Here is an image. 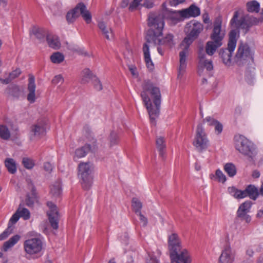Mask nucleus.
Listing matches in <instances>:
<instances>
[{
    "mask_svg": "<svg viewBox=\"0 0 263 263\" xmlns=\"http://www.w3.org/2000/svg\"><path fill=\"white\" fill-rule=\"evenodd\" d=\"M147 24L149 27V29L147 31L145 36L146 43L143 45V51L147 67L150 70H152L154 66L149 54V48L152 46L151 45L155 46L156 45L165 44L169 47H172L174 45L173 35L168 34L164 39L161 38L164 25V12L150 13L148 15Z\"/></svg>",
    "mask_w": 263,
    "mask_h": 263,
    "instance_id": "1",
    "label": "nucleus"
},
{
    "mask_svg": "<svg viewBox=\"0 0 263 263\" xmlns=\"http://www.w3.org/2000/svg\"><path fill=\"white\" fill-rule=\"evenodd\" d=\"M142 91L141 97L148 111L151 122L156 125L161 104V95L159 87L149 80H145L142 84Z\"/></svg>",
    "mask_w": 263,
    "mask_h": 263,
    "instance_id": "2",
    "label": "nucleus"
},
{
    "mask_svg": "<svg viewBox=\"0 0 263 263\" xmlns=\"http://www.w3.org/2000/svg\"><path fill=\"white\" fill-rule=\"evenodd\" d=\"M203 30V25L200 22L193 20L186 24L184 28L186 37L180 44L182 49L179 53V67L178 69V78L181 79L186 68V58L188 49L192 43L197 39Z\"/></svg>",
    "mask_w": 263,
    "mask_h": 263,
    "instance_id": "3",
    "label": "nucleus"
},
{
    "mask_svg": "<svg viewBox=\"0 0 263 263\" xmlns=\"http://www.w3.org/2000/svg\"><path fill=\"white\" fill-rule=\"evenodd\" d=\"M235 147L237 151L248 157L249 161L253 159L256 154L254 144L242 135L235 137Z\"/></svg>",
    "mask_w": 263,
    "mask_h": 263,
    "instance_id": "4",
    "label": "nucleus"
},
{
    "mask_svg": "<svg viewBox=\"0 0 263 263\" xmlns=\"http://www.w3.org/2000/svg\"><path fill=\"white\" fill-rule=\"evenodd\" d=\"M254 52L248 44L240 43L236 54L234 57L235 61L238 66H249L254 63Z\"/></svg>",
    "mask_w": 263,
    "mask_h": 263,
    "instance_id": "5",
    "label": "nucleus"
},
{
    "mask_svg": "<svg viewBox=\"0 0 263 263\" xmlns=\"http://www.w3.org/2000/svg\"><path fill=\"white\" fill-rule=\"evenodd\" d=\"M238 33V31L236 30H232L229 33L228 48L220 50L219 55L223 63L226 65H230L231 64L232 54L236 46V36Z\"/></svg>",
    "mask_w": 263,
    "mask_h": 263,
    "instance_id": "6",
    "label": "nucleus"
},
{
    "mask_svg": "<svg viewBox=\"0 0 263 263\" xmlns=\"http://www.w3.org/2000/svg\"><path fill=\"white\" fill-rule=\"evenodd\" d=\"M79 176L83 189L88 190L92 184V167L89 162H82L79 165Z\"/></svg>",
    "mask_w": 263,
    "mask_h": 263,
    "instance_id": "7",
    "label": "nucleus"
},
{
    "mask_svg": "<svg viewBox=\"0 0 263 263\" xmlns=\"http://www.w3.org/2000/svg\"><path fill=\"white\" fill-rule=\"evenodd\" d=\"M80 14L87 24L91 22V15L82 3H79L73 9L67 13L66 20L69 23H73Z\"/></svg>",
    "mask_w": 263,
    "mask_h": 263,
    "instance_id": "8",
    "label": "nucleus"
},
{
    "mask_svg": "<svg viewBox=\"0 0 263 263\" xmlns=\"http://www.w3.org/2000/svg\"><path fill=\"white\" fill-rule=\"evenodd\" d=\"M209 141L207 138L204 129L201 124H198L196 131V136L193 141V145L199 152H202L205 151L209 146Z\"/></svg>",
    "mask_w": 263,
    "mask_h": 263,
    "instance_id": "9",
    "label": "nucleus"
},
{
    "mask_svg": "<svg viewBox=\"0 0 263 263\" xmlns=\"http://www.w3.org/2000/svg\"><path fill=\"white\" fill-rule=\"evenodd\" d=\"M25 253L30 255L39 254L43 249V242L39 238H32L26 240L23 244Z\"/></svg>",
    "mask_w": 263,
    "mask_h": 263,
    "instance_id": "10",
    "label": "nucleus"
},
{
    "mask_svg": "<svg viewBox=\"0 0 263 263\" xmlns=\"http://www.w3.org/2000/svg\"><path fill=\"white\" fill-rule=\"evenodd\" d=\"M47 205L49 210L47 212V215L51 227L55 230L59 228V214L57 206L52 202H47Z\"/></svg>",
    "mask_w": 263,
    "mask_h": 263,
    "instance_id": "11",
    "label": "nucleus"
},
{
    "mask_svg": "<svg viewBox=\"0 0 263 263\" xmlns=\"http://www.w3.org/2000/svg\"><path fill=\"white\" fill-rule=\"evenodd\" d=\"M236 252L233 250L230 243L224 246L219 258L218 263H234Z\"/></svg>",
    "mask_w": 263,
    "mask_h": 263,
    "instance_id": "12",
    "label": "nucleus"
},
{
    "mask_svg": "<svg viewBox=\"0 0 263 263\" xmlns=\"http://www.w3.org/2000/svg\"><path fill=\"white\" fill-rule=\"evenodd\" d=\"M46 133V124L41 120L33 124L30 127V138L31 140L39 139Z\"/></svg>",
    "mask_w": 263,
    "mask_h": 263,
    "instance_id": "13",
    "label": "nucleus"
},
{
    "mask_svg": "<svg viewBox=\"0 0 263 263\" xmlns=\"http://www.w3.org/2000/svg\"><path fill=\"white\" fill-rule=\"evenodd\" d=\"M170 256L171 263H191L192 260L190 254L185 249H181L180 251H177Z\"/></svg>",
    "mask_w": 263,
    "mask_h": 263,
    "instance_id": "14",
    "label": "nucleus"
},
{
    "mask_svg": "<svg viewBox=\"0 0 263 263\" xmlns=\"http://www.w3.org/2000/svg\"><path fill=\"white\" fill-rule=\"evenodd\" d=\"M252 203L251 201H246L241 204L237 211V216L241 220H245L247 223L251 221V217L248 214L250 212Z\"/></svg>",
    "mask_w": 263,
    "mask_h": 263,
    "instance_id": "15",
    "label": "nucleus"
},
{
    "mask_svg": "<svg viewBox=\"0 0 263 263\" xmlns=\"http://www.w3.org/2000/svg\"><path fill=\"white\" fill-rule=\"evenodd\" d=\"M224 36V34L221 32V20L220 18H217L214 22V27L210 36L211 39L217 43H222Z\"/></svg>",
    "mask_w": 263,
    "mask_h": 263,
    "instance_id": "16",
    "label": "nucleus"
},
{
    "mask_svg": "<svg viewBox=\"0 0 263 263\" xmlns=\"http://www.w3.org/2000/svg\"><path fill=\"white\" fill-rule=\"evenodd\" d=\"M168 248L170 252V256L181 250V241L177 234L173 233L169 236L168 239Z\"/></svg>",
    "mask_w": 263,
    "mask_h": 263,
    "instance_id": "17",
    "label": "nucleus"
},
{
    "mask_svg": "<svg viewBox=\"0 0 263 263\" xmlns=\"http://www.w3.org/2000/svg\"><path fill=\"white\" fill-rule=\"evenodd\" d=\"M198 58L199 61L198 66V72L200 75L201 74L204 68H205L208 71H211L213 69L212 61L207 59L205 53L200 51L198 54Z\"/></svg>",
    "mask_w": 263,
    "mask_h": 263,
    "instance_id": "18",
    "label": "nucleus"
},
{
    "mask_svg": "<svg viewBox=\"0 0 263 263\" xmlns=\"http://www.w3.org/2000/svg\"><path fill=\"white\" fill-rule=\"evenodd\" d=\"M178 12L182 17H196L200 15V10L196 6L192 5L188 8L179 11Z\"/></svg>",
    "mask_w": 263,
    "mask_h": 263,
    "instance_id": "19",
    "label": "nucleus"
},
{
    "mask_svg": "<svg viewBox=\"0 0 263 263\" xmlns=\"http://www.w3.org/2000/svg\"><path fill=\"white\" fill-rule=\"evenodd\" d=\"M28 94L27 95V100L30 103H33L35 101V79L33 76H30L28 80Z\"/></svg>",
    "mask_w": 263,
    "mask_h": 263,
    "instance_id": "20",
    "label": "nucleus"
},
{
    "mask_svg": "<svg viewBox=\"0 0 263 263\" xmlns=\"http://www.w3.org/2000/svg\"><path fill=\"white\" fill-rule=\"evenodd\" d=\"M96 149V145L93 144L92 146L89 144H85L84 146L78 148L75 151L74 159L76 157L81 158L85 157L89 151H95Z\"/></svg>",
    "mask_w": 263,
    "mask_h": 263,
    "instance_id": "21",
    "label": "nucleus"
},
{
    "mask_svg": "<svg viewBox=\"0 0 263 263\" xmlns=\"http://www.w3.org/2000/svg\"><path fill=\"white\" fill-rule=\"evenodd\" d=\"M98 27L107 40H110L114 38V35L112 29L107 27L104 22H98Z\"/></svg>",
    "mask_w": 263,
    "mask_h": 263,
    "instance_id": "22",
    "label": "nucleus"
},
{
    "mask_svg": "<svg viewBox=\"0 0 263 263\" xmlns=\"http://www.w3.org/2000/svg\"><path fill=\"white\" fill-rule=\"evenodd\" d=\"M156 144L158 151L159 152V155L163 159L165 156L166 143L163 137L157 136L156 138Z\"/></svg>",
    "mask_w": 263,
    "mask_h": 263,
    "instance_id": "23",
    "label": "nucleus"
},
{
    "mask_svg": "<svg viewBox=\"0 0 263 263\" xmlns=\"http://www.w3.org/2000/svg\"><path fill=\"white\" fill-rule=\"evenodd\" d=\"M244 190L246 193V197L248 196L253 200H255L260 195L259 190L254 185L250 184Z\"/></svg>",
    "mask_w": 263,
    "mask_h": 263,
    "instance_id": "24",
    "label": "nucleus"
},
{
    "mask_svg": "<svg viewBox=\"0 0 263 263\" xmlns=\"http://www.w3.org/2000/svg\"><path fill=\"white\" fill-rule=\"evenodd\" d=\"M238 11L235 12L233 18L231 21V24L233 27L236 28H245L246 26V20L243 17L238 20Z\"/></svg>",
    "mask_w": 263,
    "mask_h": 263,
    "instance_id": "25",
    "label": "nucleus"
},
{
    "mask_svg": "<svg viewBox=\"0 0 263 263\" xmlns=\"http://www.w3.org/2000/svg\"><path fill=\"white\" fill-rule=\"evenodd\" d=\"M46 40L49 46L54 49H59L61 47V43L59 37L53 34H48Z\"/></svg>",
    "mask_w": 263,
    "mask_h": 263,
    "instance_id": "26",
    "label": "nucleus"
},
{
    "mask_svg": "<svg viewBox=\"0 0 263 263\" xmlns=\"http://www.w3.org/2000/svg\"><path fill=\"white\" fill-rule=\"evenodd\" d=\"M6 93L14 99H18L22 95V91L19 87L15 85L9 86L6 90Z\"/></svg>",
    "mask_w": 263,
    "mask_h": 263,
    "instance_id": "27",
    "label": "nucleus"
},
{
    "mask_svg": "<svg viewBox=\"0 0 263 263\" xmlns=\"http://www.w3.org/2000/svg\"><path fill=\"white\" fill-rule=\"evenodd\" d=\"M222 43L215 42L213 41H208L205 46V52L207 54L212 55L218 48L220 47Z\"/></svg>",
    "mask_w": 263,
    "mask_h": 263,
    "instance_id": "28",
    "label": "nucleus"
},
{
    "mask_svg": "<svg viewBox=\"0 0 263 263\" xmlns=\"http://www.w3.org/2000/svg\"><path fill=\"white\" fill-rule=\"evenodd\" d=\"M4 164L9 173L14 174L16 172V163L13 159L7 158L5 160Z\"/></svg>",
    "mask_w": 263,
    "mask_h": 263,
    "instance_id": "29",
    "label": "nucleus"
},
{
    "mask_svg": "<svg viewBox=\"0 0 263 263\" xmlns=\"http://www.w3.org/2000/svg\"><path fill=\"white\" fill-rule=\"evenodd\" d=\"M19 235H15L11 237L8 240L5 242L3 245V250L7 251L9 248L14 246L20 239Z\"/></svg>",
    "mask_w": 263,
    "mask_h": 263,
    "instance_id": "30",
    "label": "nucleus"
},
{
    "mask_svg": "<svg viewBox=\"0 0 263 263\" xmlns=\"http://www.w3.org/2000/svg\"><path fill=\"white\" fill-rule=\"evenodd\" d=\"M95 77L89 69L85 68L82 72L81 82L86 83L90 80L92 81Z\"/></svg>",
    "mask_w": 263,
    "mask_h": 263,
    "instance_id": "31",
    "label": "nucleus"
},
{
    "mask_svg": "<svg viewBox=\"0 0 263 263\" xmlns=\"http://www.w3.org/2000/svg\"><path fill=\"white\" fill-rule=\"evenodd\" d=\"M11 137L9 128L4 125H0V138L4 140H8Z\"/></svg>",
    "mask_w": 263,
    "mask_h": 263,
    "instance_id": "32",
    "label": "nucleus"
},
{
    "mask_svg": "<svg viewBox=\"0 0 263 263\" xmlns=\"http://www.w3.org/2000/svg\"><path fill=\"white\" fill-rule=\"evenodd\" d=\"M247 9L248 12L253 13H257L259 11V4L256 1H252L249 2L246 5Z\"/></svg>",
    "mask_w": 263,
    "mask_h": 263,
    "instance_id": "33",
    "label": "nucleus"
},
{
    "mask_svg": "<svg viewBox=\"0 0 263 263\" xmlns=\"http://www.w3.org/2000/svg\"><path fill=\"white\" fill-rule=\"evenodd\" d=\"M224 170L230 177H234L237 172L235 165L232 163H226L224 166Z\"/></svg>",
    "mask_w": 263,
    "mask_h": 263,
    "instance_id": "34",
    "label": "nucleus"
},
{
    "mask_svg": "<svg viewBox=\"0 0 263 263\" xmlns=\"http://www.w3.org/2000/svg\"><path fill=\"white\" fill-rule=\"evenodd\" d=\"M50 60L54 64H59L64 61V56L62 53L56 52L50 56Z\"/></svg>",
    "mask_w": 263,
    "mask_h": 263,
    "instance_id": "35",
    "label": "nucleus"
},
{
    "mask_svg": "<svg viewBox=\"0 0 263 263\" xmlns=\"http://www.w3.org/2000/svg\"><path fill=\"white\" fill-rule=\"evenodd\" d=\"M132 206L134 211L136 214L141 213V209L142 206V203L136 198L132 199Z\"/></svg>",
    "mask_w": 263,
    "mask_h": 263,
    "instance_id": "36",
    "label": "nucleus"
},
{
    "mask_svg": "<svg viewBox=\"0 0 263 263\" xmlns=\"http://www.w3.org/2000/svg\"><path fill=\"white\" fill-rule=\"evenodd\" d=\"M51 194L54 197L59 196L61 193V187L60 183H57L51 186Z\"/></svg>",
    "mask_w": 263,
    "mask_h": 263,
    "instance_id": "37",
    "label": "nucleus"
},
{
    "mask_svg": "<svg viewBox=\"0 0 263 263\" xmlns=\"http://www.w3.org/2000/svg\"><path fill=\"white\" fill-rule=\"evenodd\" d=\"M31 32L39 40L43 39L45 36L44 31L36 27H33L32 28Z\"/></svg>",
    "mask_w": 263,
    "mask_h": 263,
    "instance_id": "38",
    "label": "nucleus"
},
{
    "mask_svg": "<svg viewBox=\"0 0 263 263\" xmlns=\"http://www.w3.org/2000/svg\"><path fill=\"white\" fill-rule=\"evenodd\" d=\"M14 227L9 225L8 228L0 234V241L3 240L7 238L11 234L13 233Z\"/></svg>",
    "mask_w": 263,
    "mask_h": 263,
    "instance_id": "39",
    "label": "nucleus"
},
{
    "mask_svg": "<svg viewBox=\"0 0 263 263\" xmlns=\"http://www.w3.org/2000/svg\"><path fill=\"white\" fill-rule=\"evenodd\" d=\"M17 210L20 211L18 214L20 215V217H23L24 219L27 220L30 218V212L27 209L20 206Z\"/></svg>",
    "mask_w": 263,
    "mask_h": 263,
    "instance_id": "40",
    "label": "nucleus"
},
{
    "mask_svg": "<svg viewBox=\"0 0 263 263\" xmlns=\"http://www.w3.org/2000/svg\"><path fill=\"white\" fill-rule=\"evenodd\" d=\"M21 70L20 68H16L14 70L12 71L9 74V77L7 78V80L10 83L13 80L17 78L21 73Z\"/></svg>",
    "mask_w": 263,
    "mask_h": 263,
    "instance_id": "41",
    "label": "nucleus"
},
{
    "mask_svg": "<svg viewBox=\"0 0 263 263\" xmlns=\"http://www.w3.org/2000/svg\"><path fill=\"white\" fill-rule=\"evenodd\" d=\"M22 163L24 166L27 169H31L34 165L33 160L28 158H24Z\"/></svg>",
    "mask_w": 263,
    "mask_h": 263,
    "instance_id": "42",
    "label": "nucleus"
},
{
    "mask_svg": "<svg viewBox=\"0 0 263 263\" xmlns=\"http://www.w3.org/2000/svg\"><path fill=\"white\" fill-rule=\"evenodd\" d=\"M19 212H20L19 210H16L15 213L12 216V217H11V218L9 221L8 226L10 225V226H12V227H13V225L17 222V221L18 220L20 217H21L20 215H19V214H18Z\"/></svg>",
    "mask_w": 263,
    "mask_h": 263,
    "instance_id": "43",
    "label": "nucleus"
},
{
    "mask_svg": "<svg viewBox=\"0 0 263 263\" xmlns=\"http://www.w3.org/2000/svg\"><path fill=\"white\" fill-rule=\"evenodd\" d=\"M110 144L111 146L116 144L119 141V137L116 133L111 132L109 137Z\"/></svg>",
    "mask_w": 263,
    "mask_h": 263,
    "instance_id": "44",
    "label": "nucleus"
},
{
    "mask_svg": "<svg viewBox=\"0 0 263 263\" xmlns=\"http://www.w3.org/2000/svg\"><path fill=\"white\" fill-rule=\"evenodd\" d=\"M216 177L218 178V181L224 183L226 181V177L220 170H217L215 172Z\"/></svg>",
    "mask_w": 263,
    "mask_h": 263,
    "instance_id": "45",
    "label": "nucleus"
},
{
    "mask_svg": "<svg viewBox=\"0 0 263 263\" xmlns=\"http://www.w3.org/2000/svg\"><path fill=\"white\" fill-rule=\"evenodd\" d=\"M92 83L94 86L95 88L98 90L100 91L102 89V85L100 81L98 79V78L96 76L93 80H92Z\"/></svg>",
    "mask_w": 263,
    "mask_h": 263,
    "instance_id": "46",
    "label": "nucleus"
},
{
    "mask_svg": "<svg viewBox=\"0 0 263 263\" xmlns=\"http://www.w3.org/2000/svg\"><path fill=\"white\" fill-rule=\"evenodd\" d=\"M218 121L212 117H206L203 120V123H207L208 125L211 126H214Z\"/></svg>",
    "mask_w": 263,
    "mask_h": 263,
    "instance_id": "47",
    "label": "nucleus"
},
{
    "mask_svg": "<svg viewBox=\"0 0 263 263\" xmlns=\"http://www.w3.org/2000/svg\"><path fill=\"white\" fill-rule=\"evenodd\" d=\"M142 0H133L129 6V10L133 11L137 9Z\"/></svg>",
    "mask_w": 263,
    "mask_h": 263,
    "instance_id": "48",
    "label": "nucleus"
},
{
    "mask_svg": "<svg viewBox=\"0 0 263 263\" xmlns=\"http://www.w3.org/2000/svg\"><path fill=\"white\" fill-rule=\"evenodd\" d=\"M214 127L215 133L216 135H219L222 133L223 130V125L218 121L216 122Z\"/></svg>",
    "mask_w": 263,
    "mask_h": 263,
    "instance_id": "49",
    "label": "nucleus"
},
{
    "mask_svg": "<svg viewBox=\"0 0 263 263\" xmlns=\"http://www.w3.org/2000/svg\"><path fill=\"white\" fill-rule=\"evenodd\" d=\"M64 82V78L63 77L59 74L55 76L52 80V83L54 85L58 84H62Z\"/></svg>",
    "mask_w": 263,
    "mask_h": 263,
    "instance_id": "50",
    "label": "nucleus"
},
{
    "mask_svg": "<svg viewBox=\"0 0 263 263\" xmlns=\"http://www.w3.org/2000/svg\"><path fill=\"white\" fill-rule=\"evenodd\" d=\"M246 197L245 190H240L237 189L235 198L236 199H242Z\"/></svg>",
    "mask_w": 263,
    "mask_h": 263,
    "instance_id": "51",
    "label": "nucleus"
},
{
    "mask_svg": "<svg viewBox=\"0 0 263 263\" xmlns=\"http://www.w3.org/2000/svg\"><path fill=\"white\" fill-rule=\"evenodd\" d=\"M43 167L44 170L49 174L52 171L53 166L49 162H47L44 163Z\"/></svg>",
    "mask_w": 263,
    "mask_h": 263,
    "instance_id": "52",
    "label": "nucleus"
},
{
    "mask_svg": "<svg viewBox=\"0 0 263 263\" xmlns=\"http://www.w3.org/2000/svg\"><path fill=\"white\" fill-rule=\"evenodd\" d=\"M140 217V220L141 222L143 223V226L145 227L147 224V219L145 217L142 213H139L137 214Z\"/></svg>",
    "mask_w": 263,
    "mask_h": 263,
    "instance_id": "53",
    "label": "nucleus"
},
{
    "mask_svg": "<svg viewBox=\"0 0 263 263\" xmlns=\"http://www.w3.org/2000/svg\"><path fill=\"white\" fill-rule=\"evenodd\" d=\"M185 0H171L170 1V5L171 6L175 7L178 5L183 3Z\"/></svg>",
    "mask_w": 263,
    "mask_h": 263,
    "instance_id": "54",
    "label": "nucleus"
},
{
    "mask_svg": "<svg viewBox=\"0 0 263 263\" xmlns=\"http://www.w3.org/2000/svg\"><path fill=\"white\" fill-rule=\"evenodd\" d=\"M228 192L235 198L237 189L234 186L229 187L228 189Z\"/></svg>",
    "mask_w": 263,
    "mask_h": 263,
    "instance_id": "55",
    "label": "nucleus"
},
{
    "mask_svg": "<svg viewBox=\"0 0 263 263\" xmlns=\"http://www.w3.org/2000/svg\"><path fill=\"white\" fill-rule=\"evenodd\" d=\"M143 6L148 9L152 8L154 6V3L150 1H146L143 3Z\"/></svg>",
    "mask_w": 263,
    "mask_h": 263,
    "instance_id": "56",
    "label": "nucleus"
},
{
    "mask_svg": "<svg viewBox=\"0 0 263 263\" xmlns=\"http://www.w3.org/2000/svg\"><path fill=\"white\" fill-rule=\"evenodd\" d=\"M252 175L254 178H257L260 176V173L257 170H255L253 172Z\"/></svg>",
    "mask_w": 263,
    "mask_h": 263,
    "instance_id": "57",
    "label": "nucleus"
},
{
    "mask_svg": "<svg viewBox=\"0 0 263 263\" xmlns=\"http://www.w3.org/2000/svg\"><path fill=\"white\" fill-rule=\"evenodd\" d=\"M129 3V0H123L121 3V6L122 8H125L128 5Z\"/></svg>",
    "mask_w": 263,
    "mask_h": 263,
    "instance_id": "58",
    "label": "nucleus"
},
{
    "mask_svg": "<svg viewBox=\"0 0 263 263\" xmlns=\"http://www.w3.org/2000/svg\"><path fill=\"white\" fill-rule=\"evenodd\" d=\"M203 22L204 23L206 24V23H209V22H210V18L208 16V14H204L203 15Z\"/></svg>",
    "mask_w": 263,
    "mask_h": 263,
    "instance_id": "59",
    "label": "nucleus"
},
{
    "mask_svg": "<svg viewBox=\"0 0 263 263\" xmlns=\"http://www.w3.org/2000/svg\"><path fill=\"white\" fill-rule=\"evenodd\" d=\"M147 263H159L157 259L155 258L151 257L148 260H147Z\"/></svg>",
    "mask_w": 263,
    "mask_h": 263,
    "instance_id": "60",
    "label": "nucleus"
},
{
    "mask_svg": "<svg viewBox=\"0 0 263 263\" xmlns=\"http://www.w3.org/2000/svg\"><path fill=\"white\" fill-rule=\"evenodd\" d=\"M129 69L130 70V71L131 72L133 76H136V68L135 67H130L129 68Z\"/></svg>",
    "mask_w": 263,
    "mask_h": 263,
    "instance_id": "61",
    "label": "nucleus"
},
{
    "mask_svg": "<svg viewBox=\"0 0 263 263\" xmlns=\"http://www.w3.org/2000/svg\"><path fill=\"white\" fill-rule=\"evenodd\" d=\"M9 81L7 78L3 79L0 78V83L3 84H9Z\"/></svg>",
    "mask_w": 263,
    "mask_h": 263,
    "instance_id": "62",
    "label": "nucleus"
},
{
    "mask_svg": "<svg viewBox=\"0 0 263 263\" xmlns=\"http://www.w3.org/2000/svg\"><path fill=\"white\" fill-rule=\"evenodd\" d=\"M262 215H263V210H259L256 214L257 217L260 218L262 216Z\"/></svg>",
    "mask_w": 263,
    "mask_h": 263,
    "instance_id": "63",
    "label": "nucleus"
},
{
    "mask_svg": "<svg viewBox=\"0 0 263 263\" xmlns=\"http://www.w3.org/2000/svg\"><path fill=\"white\" fill-rule=\"evenodd\" d=\"M260 195L263 196V182H262L260 189H259Z\"/></svg>",
    "mask_w": 263,
    "mask_h": 263,
    "instance_id": "64",
    "label": "nucleus"
}]
</instances>
